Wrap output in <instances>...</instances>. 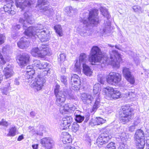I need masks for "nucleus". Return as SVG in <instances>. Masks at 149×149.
Listing matches in <instances>:
<instances>
[{
	"instance_id": "f257e3e1",
	"label": "nucleus",
	"mask_w": 149,
	"mask_h": 149,
	"mask_svg": "<svg viewBox=\"0 0 149 149\" xmlns=\"http://www.w3.org/2000/svg\"><path fill=\"white\" fill-rule=\"evenodd\" d=\"M24 19L20 18L19 22L23 24L24 29H25L24 33L29 37H38L42 42L48 41L50 38L49 31L47 30H43V26L41 24H38L36 26H29L26 29L24 27H26L29 23L33 20L32 16L28 12L25 13L23 15Z\"/></svg>"
},
{
	"instance_id": "f03ea898",
	"label": "nucleus",
	"mask_w": 149,
	"mask_h": 149,
	"mask_svg": "<svg viewBox=\"0 0 149 149\" xmlns=\"http://www.w3.org/2000/svg\"><path fill=\"white\" fill-rule=\"evenodd\" d=\"M103 55L100 49L95 46L92 48L89 57V61L92 65H98L104 63Z\"/></svg>"
},
{
	"instance_id": "7ed1b4c3",
	"label": "nucleus",
	"mask_w": 149,
	"mask_h": 149,
	"mask_svg": "<svg viewBox=\"0 0 149 149\" xmlns=\"http://www.w3.org/2000/svg\"><path fill=\"white\" fill-rule=\"evenodd\" d=\"M56 97V104L57 106L61 107L65 102L66 98L72 100L75 99V97L71 93H70L68 90L55 95Z\"/></svg>"
},
{
	"instance_id": "20e7f679",
	"label": "nucleus",
	"mask_w": 149,
	"mask_h": 149,
	"mask_svg": "<svg viewBox=\"0 0 149 149\" xmlns=\"http://www.w3.org/2000/svg\"><path fill=\"white\" fill-rule=\"evenodd\" d=\"M97 15L98 11L95 9L93 10L90 12L89 17L87 20L83 19L82 22L86 26L96 25L99 23Z\"/></svg>"
},
{
	"instance_id": "39448f33",
	"label": "nucleus",
	"mask_w": 149,
	"mask_h": 149,
	"mask_svg": "<svg viewBox=\"0 0 149 149\" xmlns=\"http://www.w3.org/2000/svg\"><path fill=\"white\" fill-rule=\"evenodd\" d=\"M100 87V85L98 83L96 84L93 87V95H94V97H95V101L93 108L90 111L91 112L93 113L96 111L100 106V93L98 91Z\"/></svg>"
},
{
	"instance_id": "423d86ee",
	"label": "nucleus",
	"mask_w": 149,
	"mask_h": 149,
	"mask_svg": "<svg viewBox=\"0 0 149 149\" xmlns=\"http://www.w3.org/2000/svg\"><path fill=\"white\" fill-rule=\"evenodd\" d=\"M102 92L107 97L111 99H116L119 98L121 96L120 91L112 87H108L102 89Z\"/></svg>"
},
{
	"instance_id": "0eeeda50",
	"label": "nucleus",
	"mask_w": 149,
	"mask_h": 149,
	"mask_svg": "<svg viewBox=\"0 0 149 149\" xmlns=\"http://www.w3.org/2000/svg\"><path fill=\"white\" fill-rule=\"evenodd\" d=\"M110 64L116 68L119 67V62L121 60V56L116 50L110 52Z\"/></svg>"
},
{
	"instance_id": "6e6552de",
	"label": "nucleus",
	"mask_w": 149,
	"mask_h": 149,
	"mask_svg": "<svg viewBox=\"0 0 149 149\" xmlns=\"http://www.w3.org/2000/svg\"><path fill=\"white\" fill-rule=\"evenodd\" d=\"M136 146L139 148L143 149L145 145L143 131L141 130H137L134 135Z\"/></svg>"
},
{
	"instance_id": "1a4fd4ad",
	"label": "nucleus",
	"mask_w": 149,
	"mask_h": 149,
	"mask_svg": "<svg viewBox=\"0 0 149 149\" xmlns=\"http://www.w3.org/2000/svg\"><path fill=\"white\" fill-rule=\"evenodd\" d=\"M34 78L32 79L31 81L32 84L31 86L38 91L41 90L45 82V80L44 77H42L41 75H38L36 78L35 80Z\"/></svg>"
},
{
	"instance_id": "9d476101",
	"label": "nucleus",
	"mask_w": 149,
	"mask_h": 149,
	"mask_svg": "<svg viewBox=\"0 0 149 149\" xmlns=\"http://www.w3.org/2000/svg\"><path fill=\"white\" fill-rule=\"evenodd\" d=\"M122 109L123 114L120 121L123 124H125L128 122L130 119L133 118V113L130 109L127 106H123Z\"/></svg>"
},
{
	"instance_id": "9b49d317",
	"label": "nucleus",
	"mask_w": 149,
	"mask_h": 149,
	"mask_svg": "<svg viewBox=\"0 0 149 149\" xmlns=\"http://www.w3.org/2000/svg\"><path fill=\"white\" fill-rule=\"evenodd\" d=\"M48 2L47 0H38L36 7L40 8L41 11L45 15L49 16L51 15L53 11V9L50 6H46L43 8L41 6L47 4Z\"/></svg>"
},
{
	"instance_id": "f8f14e48",
	"label": "nucleus",
	"mask_w": 149,
	"mask_h": 149,
	"mask_svg": "<svg viewBox=\"0 0 149 149\" xmlns=\"http://www.w3.org/2000/svg\"><path fill=\"white\" fill-rule=\"evenodd\" d=\"M100 10L102 15L106 17L107 19V21L106 22V23L105 22L104 24V27L102 29H100L101 31L102 30V33H103L109 31L111 26V22L109 19H110L111 16L109 15L107 10L105 8L101 7L100 8Z\"/></svg>"
},
{
	"instance_id": "ddd939ff",
	"label": "nucleus",
	"mask_w": 149,
	"mask_h": 149,
	"mask_svg": "<svg viewBox=\"0 0 149 149\" xmlns=\"http://www.w3.org/2000/svg\"><path fill=\"white\" fill-rule=\"evenodd\" d=\"M121 79V75L118 73L111 72L107 78V82L110 84L116 85L118 84Z\"/></svg>"
},
{
	"instance_id": "4468645a",
	"label": "nucleus",
	"mask_w": 149,
	"mask_h": 149,
	"mask_svg": "<svg viewBox=\"0 0 149 149\" xmlns=\"http://www.w3.org/2000/svg\"><path fill=\"white\" fill-rule=\"evenodd\" d=\"M32 65H33V67H37L40 69H45V70H44L43 71L42 75L45 76L48 74V73L50 74V70L48 68H46L49 65L47 63L45 62L41 63L39 60H35L33 61Z\"/></svg>"
},
{
	"instance_id": "2eb2a0df",
	"label": "nucleus",
	"mask_w": 149,
	"mask_h": 149,
	"mask_svg": "<svg viewBox=\"0 0 149 149\" xmlns=\"http://www.w3.org/2000/svg\"><path fill=\"white\" fill-rule=\"evenodd\" d=\"M71 85L74 90H79L80 87L81 82L79 76L76 74H74L72 75L71 79Z\"/></svg>"
},
{
	"instance_id": "dca6fc26",
	"label": "nucleus",
	"mask_w": 149,
	"mask_h": 149,
	"mask_svg": "<svg viewBox=\"0 0 149 149\" xmlns=\"http://www.w3.org/2000/svg\"><path fill=\"white\" fill-rule=\"evenodd\" d=\"M29 56L27 54H19L16 58V61L19 65L22 67L25 65L28 62Z\"/></svg>"
},
{
	"instance_id": "f3484780",
	"label": "nucleus",
	"mask_w": 149,
	"mask_h": 149,
	"mask_svg": "<svg viewBox=\"0 0 149 149\" xmlns=\"http://www.w3.org/2000/svg\"><path fill=\"white\" fill-rule=\"evenodd\" d=\"M40 143L45 149H51L54 145L53 140L49 137L42 138L41 139Z\"/></svg>"
},
{
	"instance_id": "a211bd4d",
	"label": "nucleus",
	"mask_w": 149,
	"mask_h": 149,
	"mask_svg": "<svg viewBox=\"0 0 149 149\" xmlns=\"http://www.w3.org/2000/svg\"><path fill=\"white\" fill-rule=\"evenodd\" d=\"M94 95H92L91 94L88 93H85L81 94V99L84 104H89L91 103L95 97Z\"/></svg>"
},
{
	"instance_id": "6ab92c4d",
	"label": "nucleus",
	"mask_w": 149,
	"mask_h": 149,
	"mask_svg": "<svg viewBox=\"0 0 149 149\" xmlns=\"http://www.w3.org/2000/svg\"><path fill=\"white\" fill-rule=\"evenodd\" d=\"M72 121V118L71 116H67L63 118L61 121V129L66 130L68 129Z\"/></svg>"
},
{
	"instance_id": "aec40b11",
	"label": "nucleus",
	"mask_w": 149,
	"mask_h": 149,
	"mask_svg": "<svg viewBox=\"0 0 149 149\" xmlns=\"http://www.w3.org/2000/svg\"><path fill=\"white\" fill-rule=\"evenodd\" d=\"M123 73L127 80L131 84H133L135 82L134 77L131 74V72L129 68L126 67L123 68Z\"/></svg>"
},
{
	"instance_id": "412c9836",
	"label": "nucleus",
	"mask_w": 149,
	"mask_h": 149,
	"mask_svg": "<svg viewBox=\"0 0 149 149\" xmlns=\"http://www.w3.org/2000/svg\"><path fill=\"white\" fill-rule=\"evenodd\" d=\"M35 0H25L22 3L18 1H16L15 5L17 8H19L22 9L27 6H30L35 3Z\"/></svg>"
},
{
	"instance_id": "4be33fe9",
	"label": "nucleus",
	"mask_w": 149,
	"mask_h": 149,
	"mask_svg": "<svg viewBox=\"0 0 149 149\" xmlns=\"http://www.w3.org/2000/svg\"><path fill=\"white\" fill-rule=\"evenodd\" d=\"M32 66L29 65L27 66L26 70L25 71L26 73V77L29 80L27 81L30 82L31 80L34 78V74L35 73V71L33 68Z\"/></svg>"
},
{
	"instance_id": "5701e85b",
	"label": "nucleus",
	"mask_w": 149,
	"mask_h": 149,
	"mask_svg": "<svg viewBox=\"0 0 149 149\" xmlns=\"http://www.w3.org/2000/svg\"><path fill=\"white\" fill-rule=\"evenodd\" d=\"M40 51L39 57L43 58L46 55H50L51 54L50 49L46 45H42L39 47Z\"/></svg>"
},
{
	"instance_id": "b1692460",
	"label": "nucleus",
	"mask_w": 149,
	"mask_h": 149,
	"mask_svg": "<svg viewBox=\"0 0 149 149\" xmlns=\"http://www.w3.org/2000/svg\"><path fill=\"white\" fill-rule=\"evenodd\" d=\"M29 129L30 130V132L33 134H36L37 135L42 136L43 134V132L45 131V128L43 126L41 125L40 126L38 129L37 130H35L33 127H29Z\"/></svg>"
},
{
	"instance_id": "393cba45",
	"label": "nucleus",
	"mask_w": 149,
	"mask_h": 149,
	"mask_svg": "<svg viewBox=\"0 0 149 149\" xmlns=\"http://www.w3.org/2000/svg\"><path fill=\"white\" fill-rule=\"evenodd\" d=\"M29 42L27 40L25 37L21 38L20 41L17 43L18 47L21 49H24L28 47Z\"/></svg>"
},
{
	"instance_id": "a878e982",
	"label": "nucleus",
	"mask_w": 149,
	"mask_h": 149,
	"mask_svg": "<svg viewBox=\"0 0 149 149\" xmlns=\"http://www.w3.org/2000/svg\"><path fill=\"white\" fill-rule=\"evenodd\" d=\"M106 120L100 117H96L95 119L92 120L90 124L93 126L95 125H102L105 123Z\"/></svg>"
},
{
	"instance_id": "bb28decb",
	"label": "nucleus",
	"mask_w": 149,
	"mask_h": 149,
	"mask_svg": "<svg viewBox=\"0 0 149 149\" xmlns=\"http://www.w3.org/2000/svg\"><path fill=\"white\" fill-rule=\"evenodd\" d=\"M83 72L86 76L91 77L92 75L93 71L88 65L84 64L83 65Z\"/></svg>"
},
{
	"instance_id": "cd10ccee",
	"label": "nucleus",
	"mask_w": 149,
	"mask_h": 149,
	"mask_svg": "<svg viewBox=\"0 0 149 149\" xmlns=\"http://www.w3.org/2000/svg\"><path fill=\"white\" fill-rule=\"evenodd\" d=\"M3 72L5 78L6 79L12 77L14 74L13 70L8 67L5 68Z\"/></svg>"
},
{
	"instance_id": "c85d7f7f",
	"label": "nucleus",
	"mask_w": 149,
	"mask_h": 149,
	"mask_svg": "<svg viewBox=\"0 0 149 149\" xmlns=\"http://www.w3.org/2000/svg\"><path fill=\"white\" fill-rule=\"evenodd\" d=\"M63 108L65 112H72L76 109L75 106L70 103L65 104Z\"/></svg>"
},
{
	"instance_id": "c756f323",
	"label": "nucleus",
	"mask_w": 149,
	"mask_h": 149,
	"mask_svg": "<svg viewBox=\"0 0 149 149\" xmlns=\"http://www.w3.org/2000/svg\"><path fill=\"white\" fill-rule=\"evenodd\" d=\"M11 7L12 5L9 3L5 5L3 7L5 12L9 14H14L15 13V12L12 10Z\"/></svg>"
},
{
	"instance_id": "7c9ffc66",
	"label": "nucleus",
	"mask_w": 149,
	"mask_h": 149,
	"mask_svg": "<svg viewBox=\"0 0 149 149\" xmlns=\"http://www.w3.org/2000/svg\"><path fill=\"white\" fill-rule=\"evenodd\" d=\"M8 132L7 134L8 136H15L17 133V129L15 127H12L9 129Z\"/></svg>"
},
{
	"instance_id": "2f4dec72",
	"label": "nucleus",
	"mask_w": 149,
	"mask_h": 149,
	"mask_svg": "<svg viewBox=\"0 0 149 149\" xmlns=\"http://www.w3.org/2000/svg\"><path fill=\"white\" fill-rule=\"evenodd\" d=\"M87 59L86 55L84 53H82L80 54L79 60L81 62V64L83 65L84 64H85V63L87 61Z\"/></svg>"
},
{
	"instance_id": "473e14b6",
	"label": "nucleus",
	"mask_w": 149,
	"mask_h": 149,
	"mask_svg": "<svg viewBox=\"0 0 149 149\" xmlns=\"http://www.w3.org/2000/svg\"><path fill=\"white\" fill-rule=\"evenodd\" d=\"M101 134L104 136L103 139L104 144L107 143L111 138V136L109 133H107L106 132Z\"/></svg>"
},
{
	"instance_id": "72a5a7b5",
	"label": "nucleus",
	"mask_w": 149,
	"mask_h": 149,
	"mask_svg": "<svg viewBox=\"0 0 149 149\" xmlns=\"http://www.w3.org/2000/svg\"><path fill=\"white\" fill-rule=\"evenodd\" d=\"M40 51L39 48L38 47H35L32 49L31 51V54L33 56L39 57V54Z\"/></svg>"
},
{
	"instance_id": "f704fd0d",
	"label": "nucleus",
	"mask_w": 149,
	"mask_h": 149,
	"mask_svg": "<svg viewBox=\"0 0 149 149\" xmlns=\"http://www.w3.org/2000/svg\"><path fill=\"white\" fill-rule=\"evenodd\" d=\"M54 29L55 30L56 33L60 36L63 35L62 30L61 26L60 25H56L54 27Z\"/></svg>"
},
{
	"instance_id": "c9c22d12",
	"label": "nucleus",
	"mask_w": 149,
	"mask_h": 149,
	"mask_svg": "<svg viewBox=\"0 0 149 149\" xmlns=\"http://www.w3.org/2000/svg\"><path fill=\"white\" fill-rule=\"evenodd\" d=\"M60 87V86L58 84H56V86L54 90V95L68 90L67 89H63L59 91V88Z\"/></svg>"
},
{
	"instance_id": "e433bc0d",
	"label": "nucleus",
	"mask_w": 149,
	"mask_h": 149,
	"mask_svg": "<svg viewBox=\"0 0 149 149\" xmlns=\"http://www.w3.org/2000/svg\"><path fill=\"white\" fill-rule=\"evenodd\" d=\"M132 8L135 12H138L140 13L143 12V10L138 5L134 6L132 7Z\"/></svg>"
},
{
	"instance_id": "4c0bfd02",
	"label": "nucleus",
	"mask_w": 149,
	"mask_h": 149,
	"mask_svg": "<svg viewBox=\"0 0 149 149\" xmlns=\"http://www.w3.org/2000/svg\"><path fill=\"white\" fill-rule=\"evenodd\" d=\"M102 135L101 134L98 136V138L96 140V143L98 145L99 144L100 145L104 144L103 140V138L104 136Z\"/></svg>"
},
{
	"instance_id": "58836bf2",
	"label": "nucleus",
	"mask_w": 149,
	"mask_h": 149,
	"mask_svg": "<svg viewBox=\"0 0 149 149\" xmlns=\"http://www.w3.org/2000/svg\"><path fill=\"white\" fill-rule=\"evenodd\" d=\"M120 137L123 142H124L127 140L129 136L125 132H123L121 134Z\"/></svg>"
},
{
	"instance_id": "ea45409f",
	"label": "nucleus",
	"mask_w": 149,
	"mask_h": 149,
	"mask_svg": "<svg viewBox=\"0 0 149 149\" xmlns=\"http://www.w3.org/2000/svg\"><path fill=\"white\" fill-rule=\"evenodd\" d=\"M81 63L79 61L77 60L75 64L74 69L76 72H80V67Z\"/></svg>"
},
{
	"instance_id": "a19ab883",
	"label": "nucleus",
	"mask_w": 149,
	"mask_h": 149,
	"mask_svg": "<svg viewBox=\"0 0 149 149\" xmlns=\"http://www.w3.org/2000/svg\"><path fill=\"white\" fill-rule=\"evenodd\" d=\"M75 120L78 123L81 122L84 119V116H81L80 115L77 114L75 115Z\"/></svg>"
},
{
	"instance_id": "79ce46f5",
	"label": "nucleus",
	"mask_w": 149,
	"mask_h": 149,
	"mask_svg": "<svg viewBox=\"0 0 149 149\" xmlns=\"http://www.w3.org/2000/svg\"><path fill=\"white\" fill-rule=\"evenodd\" d=\"M79 125L77 123L73 124L72 127V130L74 132H76L79 129Z\"/></svg>"
},
{
	"instance_id": "37998d69",
	"label": "nucleus",
	"mask_w": 149,
	"mask_h": 149,
	"mask_svg": "<svg viewBox=\"0 0 149 149\" xmlns=\"http://www.w3.org/2000/svg\"><path fill=\"white\" fill-rule=\"evenodd\" d=\"M66 55L64 53H61L58 56V59L59 61H64L65 59Z\"/></svg>"
},
{
	"instance_id": "c03bdc74",
	"label": "nucleus",
	"mask_w": 149,
	"mask_h": 149,
	"mask_svg": "<svg viewBox=\"0 0 149 149\" xmlns=\"http://www.w3.org/2000/svg\"><path fill=\"white\" fill-rule=\"evenodd\" d=\"M61 80L63 83L66 85L67 84L68 79L67 77L64 76H62L61 77Z\"/></svg>"
},
{
	"instance_id": "a18cd8bd",
	"label": "nucleus",
	"mask_w": 149,
	"mask_h": 149,
	"mask_svg": "<svg viewBox=\"0 0 149 149\" xmlns=\"http://www.w3.org/2000/svg\"><path fill=\"white\" fill-rule=\"evenodd\" d=\"M107 147L108 149H116L115 144L113 142H111L108 144Z\"/></svg>"
},
{
	"instance_id": "49530a36",
	"label": "nucleus",
	"mask_w": 149,
	"mask_h": 149,
	"mask_svg": "<svg viewBox=\"0 0 149 149\" xmlns=\"http://www.w3.org/2000/svg\"><path fill=\"white\" fill-rule=\"evenodd\" d=\"M9 89L7 87H4L1 89V91L3 95H7L8 93Z\"/></svg>"
},
{
	"instance_id": "de8ad7c7",
	"label": "nucleus",
	"mask_w": 149,
	"mask_h": 149,
	"mask_svg": "<svg viewBox=\"0 0 149 149\" xmlns=\"http://www.w3.org/2000/svg\"><path fill=\"white\" fill-rule=\"evenodd\" d=\"M6 37L4 35L0 34V45L3 43Z\"/></svg>"
},
{
	"instance_id": "09e8293b",
	"label": "nucleus",
	"mask_w": 149,
	"mask_h": 149,
	"mask_svg": "<svg viewBox=\"0 0 149 149\" xmlns=\"http://www.w3.org/2000/svg\"><path fill=\"white\" fill-rule=\"evenodd\" d=\"M65 11L67 13V14H68V15L70 16H71V15H70V14L71 13H72L73 12V10H71L70 8L69 7H67L65 8Z\"/></svg>"
},
{
	"instance_id": "8fccbe9b",
	"label": "nucleus",
	"mask_w": 149,
	"mask_h": 149,
	"mask_svg": "<svg viewBox=\"0 0 149 149\" xmlns=\"http://www.w3.org/2000/svg\"><path fill=\"white\" fill-rule=\"evenodd\" d=\"M79 33L81 36H86L88 35L86 30H82L79 32Z\"/></svg>"
},
{
	"instance_id": "3c124183",
	"label": "nucleus",
	"mask_w": 149,
	"mask_h": 149,
	"mask_svg": "<svg viewBox=\"0 0 149 149\" xmlns=\"http://www.w3.org/2000/svg\"><path fill=\"white\" fill-rule=\"evenodd\" d=\"M99 82L102 84H104L105 80V78L103 77L99 76L98 78Z\"/></svg>"
},
{
	"instance_id": "603ef678",
	"label": "nucleus",
	"mask_w": 149,
	"mask_h": 149,
	"mask_svg": "<svg viewBox=\"0 0 149 149\" xmlns=\"http://www.w3.org/2000/svg\"><path fill=\"white\" fill-rule=\"evenodd\" d=\"M65 139V141L66 142L70 143L72 141V139L70 138V136L69 135L65 136L64 137Z\"/></svg>"
},
{
	"instance_id": "864d4df0",
	"label": "nucleus",
	"mask_w": 149,
	"mask_h": 149,
	"mask_svg": "<svg viewBox=\"0 0 149 149\" xmlns=\"http://www.w3.org/2000/svg\"><path fill=\"white\" fill-rule=\"evenodd\" d=\"M134 60L136 65H138L140 64V61L139 58L138 57H134Z\"/></svg>"
},
{
	"instance_id": "5fc2aeb1",
	"label": "nucleus",
	"mask_w": 149,
	"mask_h": 149,
	"mask_svg": "<svg viewBox=\"0 0 149 149\" xmlns=\"http://www.w3.org/2000/svg\"><path fill=\"white\" fill-rule=\"evenodd\" d=\"M141 122V120L139 118H138L135 120L134 123V125L135 126H136L138 125Z\"/></svg>"
},
{
	"instance_id": "6e6d98bb",
	"label": "nucleus",
	"mask_w": 149,
	"mask_h": 149,
	"mask_svg": "<svg viewBox=\"0 0 149 149\" xmlns=\"http://www.w3.org/2000/svg\"><path fill=\"white\" fill-rule=\"evenodd\" d=\"M1 125L5 126L6 127H7L8 124V122L5 121L4 119H2L1 120Z\"/></svg>"
},
{
	"instance_id": "4d7b16f0",
	"label": "nucleus",
	"mask_w": 149,
	"mask_h": 149,
	"mask_svg": "<svg viewBox=\"0 0 149 149\" xmlns=\"http://www.w3.org/2000/svg\"><path fill=\"white\" fill-rule=\"evenodd\" d=\"M135 126L134 125H133L130 126L128 127L129 130L130 132L133 131L135 129Z\"/></svg>"
},
{
	"instance_id": "13d9d810",
	"label": "nucleus",
	"mask_w": 149,
	"mask_h": 149,
	"mask_svg": "<svg viewBox=\"0 0 149 149\" xmlns=\"http://www.w3.org/2000/svg\"><path fill=\"white\" fill-rule=\"evenodd\" d=\"M126 95V96H132V97H134L135 96L134 93L132 92H128V93H127Z\"/></svg>"
},
{
	"instance_id": "bf43d9fd",
	"label": "nucleus",
	"mask_w": 149,
	"mask_h": 149,
	"mask_svg": "<svg viewBox=\"0 0 149 149\" xmlns=\"http://www.w3.org/2000/svg\"><path fill=\"white\" fill-rule=\"evenodd\" d=\"M18 36V33L17 32H13L12 34V37L14 39H15Z\"/></svg>"
},
{
	"instance_id": "052dcab7",
	"label": "nucleus",
	"mask_w": 149,
	"mask_h": 149,
	"mask_svg": "<svg viewBox=\"0 0 149 149\" xmlns=\"http://www.w3.org/2000/svg\"><path fill=\"white\" fill-rule=\"evenodd\" d=\"M19 84L20 83L19 81L18 78H15L14 81V84L16 85H19Z\"/></svg>"
},
{
	"instance_id": "680f3d73",
	"label": "nucleus",
	"mask_w": 149,
	"mask_h": 149,
	"mask_svg": "<svg viewBox=\"0 0 149 149\" xmlns=\"http://www.w3.org/2000/svg\"><path fill=\"white\" fill-rule=\"evenodd\" d=\"M65 149H75L74 147H72L70 146H67L65 147Z\"/></svg>"
},
{
	"instance_id": "e2e57ef3",
	"label": "nucleus",
	"mask_w": 149,
	"mask_h": 149,
	"mask_svg": "<svg viewBox=\"0 0 149 149\" xmlns=\"http://www.w3.org/2000/svg\"><path fill=\"white\" fill-rule=\"evenodd\" d=\"M20 28V26L19 24H17L14 26V28L16 30H18Z\"/></svg>"
},
{
	"instance_id": "0e129e2a",
	"label": "nucleus",
	"mask_w": 149,
	"mask_h": 149,
	"mask_svg": "<svg viewBox=\"0 0 149 149\" xmlns=\"http://www.w3.org/2000/svg\"><path fill=\"white\" fill-rule=\"evenodd\" d=\"M115 128L116 129V132H120L121 129V127L118 125H116L115 126Z\"/></svg>"
},
{
	"instance_id": "69168bd1",
	"label": "nucleus",
	"mask_w": 149,
	"mask_h": 149,
	"mask_svg": "<svg viewBox=\"0 0 149 149\" xmlns=\"http://www.w3.org/2000/svg\"><path fill=\"white\" fill-rule=\"evenodd\" d=\"M32 147L33 148V149H38V145L36 144H33L32 146Z\"/></svg>"
},
{
	"instance_id": "338daca9",
	"label": "nucleus",
	"mask_w": 149,
	"mask_h": 149,
	"mask_svg": "<svg viewBox=\"0 0 149 149\" xmlns=\"http://www.w3.org/2000/svg\"><path fill=\"white\" fill-rule=\"evenodd\" d=\"M24 139V137L23 135L19 136L17 139V141H21Z\"/></svg>"
},
{
	"instance_id": "774afa93",
	"label": "nucleus",
	"mask_w": 149,
	"mask_h": 149,
	"mask_svg": "<svg viewBox=\"0 0 149 149\" xmlns=\"http://www.w3.org/2000/svg\"><path fill=\"white\" fill-rule=\"evenodd\" d=\"M30 114L31 117H34L36 115V113L32 111L30 113Z\"/></svg>"
}]
</instances>
